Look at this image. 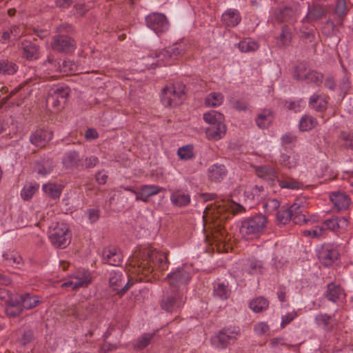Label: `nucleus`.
<instances>
[{"instance_id":"obj_30","label":"nucleus","mask_w":353,"mask_h":353,"mask_svg":"<svg viewBox=\"0 0 353 353\" xmlns=\"http://www.w3.org/2000/svg\"><path fill=\"white\" fill-rule=\"evenodd\" d=\"M292 41V33L288 26L285 25L281 28L280 34L276 37V43L279 47H286Z\"/></svg>"},{"instance_id":"obj_56","label":"nucleus","mask_w":353,"mask_h":353,"mask_svg":"<svg viewBox=\"0 0 353 353\" xmlns=\"http://www.w3.org/2000/svg\"><path fill=\"white\" fill-rule=\"evenodd\" d=\"M153 337L154 334H144L137 340L136 347L139 350H143L150 343Z\"/></svg>"},{"instance_id":"obj_16","label":"nucleus","mask_w":353,"mask_h":353,"mask_svg":"<svg viewBox=\"0 0 353 353\" xmlns=\"http://www.w3.org/2000/svg\"><path fill=\"white\" fill-rule=\"evenodd\" d=\"M52 137V132L39 128L30 134V141L36 147L43 148L46 146Z\"/></svg>"},{"instance_id":"obj_47","label":"nucleus","mask_w":353,"mask_h":353,"mask_svg":"<svg viewBox=\"0 0 353 353\" xmlns=\"http://www.w3.org/2000/svg\"><path fill=\"white\" fill-rule=\"evenodd\" d=\"M177 154L181 159H191L194 157L193 147L191 145H187L179 148Z\"/></svg>"},{"instance_id":"obj_20","label":"nucleus","mask_w":353,"mask_h":353,"mask_svg":"<svg viewBox=\"0 0 353 353\" xmlns=\"http://www.w3.org/2000/svg\"><path fill=\"white\" fill-rule=\"evenodd\" d=\"M330 199L338 211L346 210L350 203V199L344 192H332L330 194Z\"/></svg>"},{"instance_id":"obj_50","label":"nucleus","mask_w":353,"mask_h":353,"mask_svg":"<svg viewBox=\"0 0 353 353\" xmlns=\"http://www.w3.org/2000/svg\"><path fill=\"white\" fill-rule=\"evenodd\" d=\"M279 184L282 188H288L292 190H298L301 188V183L293 179H288L279 181Z\"/></svg>"},{"instance_id":"obj_58","label":"nucleus","mask_w":353,"mask_h":353,"mask_svg":"<svg viewBox=\"0 0 353 353\" xmlns=\"http://www.w3.org/2000/svg\"><path fill=\"white\" fill-rule=\"evenodd\" d=\"M90 281H78L77 282H73L71 281L64 282L61 284V287L63 288H69L71 287L73 290H77L81 287L87 286Z\"/></svg>"},{"instance_id":"obj_11","label":"nucleus","mask_w":353,"mask_h":353,"mask_svg":"<svg viewBox=\"0 0 353 353\" xmlns=\"http://www.w3.org/2000/svg\"><path fill=\"white\" fill-rule=\"evenodd\" d=\"M51 46L53 50L57 52L70 53L75 50L76 42L68 36L57 34L52 38Z\"/></svg>"},{"instance_id":"obj_59","label":"nucleus","mask_w":353,"mask_h":353,"mask_svg":"<svg viewBox=\"0 0 353 353\" xmlns=\"http://www.w3.org/2000/svg\"><path fill=\"white\" fill-rule=\"evenodd\" d=\"M341 137L343 140V145L347 149L353 150V132H343Z\"/></svg>"},{"instance_id":"obj_38","label":"nucleus","mask_w":353,"mask_h":353,"mask_svg":"<svg viewBox=\"0 0 353 353\" xmlns=\"http://www.w3.org/2000/svg\"><path fill=\"white\" fill-rule=\"evenodd\" d=\"M269 303L264 297L260 296L250 302V307L254 312H261L268 309Z\"/></svg>"},{"instance_id":"obj_45","label":"nucleus","mask_w":353,"mask_h":353,"mask_svg":"<svg viewBox=\"0 0 353 353\" xmlns=\"http://www.w3.org/2000/svg\"><path fill=\"white\" fill-rule=\"evenodd\" d=\"M39 189L38 185L29 184L23 187L21 192V196L23 200H29Z\"/></svg>"},{"instance_id":"obj_62","label":"nucleus","mask_w":353,"mask_h":353,"mask_svg":"<svg viewBox=\"0 0 353 353\" xmlns=\"http://www.w3.org/2000/svg\"><path fill=\"white\" fill-rule=\"evenodd\" d=\"M296 316L297 314L294 311L283 316L281 323V327H285L288 324L291 323L296 317Z\"/></svg>"},{"instance_id":"obj_63","label":"nucleus","mask_w":353,"mask_h":353,"mask_svg":"<svg viewBox=\"0 0 353 353\" xmlns=\"http://www.w3.org/2000/svg\"><path fill=\"white\" fill-rule=\"evenodd\" d=\"M99 163V159L97 157L91 156L89 157H86L84 160L83 163H81V165H84L85 168H91L94 167Z\"/></svg>"},{"instance_id":"obj_4","label":"nucleus","mask_w":353,"mask_h":353,"mask_svg":"<svg viewBox=\"0 0 353 353\" xmlns=\"http://www.w3.org/2000/svg\"><path fill=\"white\" fill-rule=\"evenodd\" d=\"M186 51V45L183 42L176 43L172 46H168L159 51H156L154 58L157 59L156 62L151 63V65L155 67H161L170 65L178 57L183 55Z\"/></svg>"},{"instance_id":"obj_43","label":"nucleus","mask_w":353,"mask_h":353,"mask_svg":"<svg viewBox=\"0 0 353 353\" xmlns=\"http://www.w3.org/2000/svg\"><path fill=\"white\" fill-rule=\"evenodd\" d=\"M259 48V44L251 39H244L239 43V48L243 52L256 51Z\"/></svg>"},{"instance_id":"obj_5","label":"nucleus","mask_w":353,"mask_h":353,"mask_svg":"<svg viewBox=\"0 0 353 353\" xmlns=\"http://www.w3.org/2000/svg\"><path fill=\"white\" fill-rule=\"evenodd\" d=\"M185 99V85L183 84H175L162 90L161 102L165 107L177 106L181 105Z\"/></svg>"},{"instance_id":"obj_52","label":"nucleus","mask_w":353,"mask_h":353,"mask_svg":"<svg viewBox=\"0 0 353 353\" xmlns=\"http://www.w3.org/2000/svg\"><path fill=\"white\" fill-rule=\"evenodd\" d=\"M337 32L336 26L331 20H327L322 28L323 34L328 37L336 35Z\"/></svg>"},{"instance_id":"obj_39","label":"nucleus","mask_w":353,"mask_h":353,"mask_svg":"<svg viewBox=\"0 0 353 353\" xmlns=\"http://www.w3.org/2000/svg\"><path fill=\"white\" fill-rule=\"evenodd\" d=\"M204 121L210 125H214L216 123L224 122L223 115L215 110L209 111L203 114Z\"/></svg>"},{"instance_id":"obj_60","label":"nucleus","mask_w":353,"mask_h":353,"mask_svg":"<svg viewBox=\"0 0 353 353\" xmlns=\"http://www.w3.org/2000/svg\"><path fill=\"white\" fill-rule=\"evenodd\" d=\"M335 12L340 17H343L346 14L347 6L345 0H337Z\"/></svg>"},{"instance_id":"obj_10","label":"nucleus","mask_w":353,"mask_h":353,"mask_svg":"<svg viewBox=\"0 0 353 353\" xmlns=\"http://www.w3.org/2000/svg\"><path fill=\"white\" fill-rule=\"evenodd\" d=\"M123 274L121 272L112 271L110 274L109 283L113 290L117 291V294L123 295L133 285V279L128 278V282L125 283Z\"/></svg>"},{"instance_id":"obj_29","label":"nucleus","mask_w":353,"mask_h":353,"mask_svg":"<svg viewBox=\"0 0 353 353\" xmlns=\"http://www.w3.org/2000/svg\"><path fill=\"white\" fill-rule=\"evenodd\" d=\"M315 321L319 326H321L327 332H331L336 324L334 318L326 314H319L316 316Z\"/></svg>"},{"instance_id":"obj_7","label":"nucleus","mask_w":353,"mask_h":353,"mask_svg":"<svg viewBox=\"0 0 353 353\" xmlns=\"http://www.w3.org/2000/svg\"><path fill=\"white\" fill-rule=\"evenodd\" d=\"M71 233L65 223H57L50 232L49 239L51 243L57 248L64 249L71 241Z\"/></svg>"},{"instance_id":"obj_53","label":"nucleus","mask_w":353,"mask_h":353,"mask_svg":"<svg viewBox=\"0 0 353 353\" xmlns=\"http://www.w3.org/2000/svg\"><path fill=\"white\" fill-rule=\"evenodd\" d=\"M279 161L283 166L288 168H294L297 165V159L294 156L283 154L281 155Z\"/></svg>"},{"instance_id":"obj_12","label":"nucleus","mask_w":353,"mask_h":353,"mask_svg":"<svg viewBox=\"0 0 353 353\" xmlns=\"http://www.w3.org/2000/svg\"><path fill=\"white\" fill-rule=\"evenodd\" d=\"M339 252L337 248L331 244H324L318 250V259L325 267H329L338 259Z\"/></svg>"},{"instance_id":"obj_36","label":"nucleus","mask_w":353,"mask_h":353,"mask_svg":"<svg viewBox=\"0 0 353 353\" xmlns=\"http://www.w3.org/2000/svg\"><path fill=\"white\" fill-rule=\"evenodd\" d=\"M255 171L259 177L266 180H272L276 176V172L270 165L258 167Z\"/></svg>"},{"instance_id":"obj_22","label":"nucleus","mask_w":353,"mask_h":353,"mask_svg":"<svg viewBox=\"0 0 353 353\" xmlns=\"http://www.w3.org/2000/svg\"><path fill=\"white\" fill-rule=\"evenodd\" d=\"M323 225L326 229L337 231L339 229H345L348 225V219L345 217H333L325 220Z\"/></svg>"},{"instance_id":"obj_13","label":"nucleus","mask_w":353,"mask_h":353,"mask_svg":"<svg viewBox=\"0 0 353 353\" xmlns=\"http://www.w3.org/2000/svg\"><path fill=\"white\" fill-rule=\"evenodd\" d=\"M238 334L239 330L236 328H225L212 338V343L219 348H225L230 341L234 340Z\"/></svg>"},{"instance_id":"obj_32","label":"nucleus","mask_w":353,"mask_h":353,"mask_svg":"<svg viewBox=\"0 0 353 353\" xmlns=\"http://www.w3.org/2000/svg\"><path fill=\"white\" fill-rule=\"evenodd\" d=\"M230 294L228 284L225 283H214V296L221 299H227Z\"/></svg>"},{"instance_id":"obj_42","label":"nucleus","mask_w":353,"mask_h":353,"mask_svg":"<svg viewBox=\"0 0 353 353\" xmlns=\"http://www.w3.org/2000/svg\"><path fill=\"white\" fill-rule=\"evenodd\" d=\"M272 121V116L269 111L259 114L256 119V125L261 129L267 128Z\"/></svg>"},{"instance_id":"obj_14","label":"nucleus","mask_w":353,"mask_h":353,"mask_svg":"<svg viewBox=\"0 0 353 353\" xmlns=\"http://www.w3.org/2000/svg\"><path fill=\"white\" fill-rule=\"evenodd\" d=\"M190 279V273L184 268H177L166 277L169 285L172 288H179L183 285H185Z\"/></svg>"},{"instance_id":"obj_51","label":"nucleus","mask_w":353,"mask_h":353,"mask_svg":"<svg viewBox=\"0 0 353 353\" xmlns=\"http://www.w3.org/2000/svg\"><path fill=\"white\" fill-rule=\"evenodd\" d=\"M49 92L52 94H56L57 99L60 101L65 102V99L69 95V89L67 87H58L51 89Z\"/></svg>"},{"instance_id":"obj_57","label":"nucleus","mask_w":353,"mask_h":353,"mask_svg":"<svg viewBox=\"0 0 353 353\" xmlns=\"http://www.w3.org/2000/svg\"><path fill=\"white\" fill-rule=\"evenodd\" d=\"M18 297L17 295H13L7 289L4 288H0V300L3 301L5 304L8 303H13V300L15 297Z\"/></svg>"},{"instance_id":"obj_41","label":"nucleus","mask_w":353,"mask_h":353,"mask_svg":"<svg viewBox=\"0 0 353 353\" xmlns=\"http://www.w3.org/2000/svg\"><path fill=\"white\" fill-rule=\"evenodd\" d=\"M317 125V121L314 117L305 115L299 122V129L301 131H308L314 128Z\"/></svg>"},{"instance_id":"obj_1","label":"nucleus","mask_w":353,"mask_h":353,"mask_svg":"<svg viewBox=\"0 0 353 353\" xmlns=\"http://www.w3.org/2000/svg\"><path fill=\"white\" fill-rule=\"evenodd\" d=\"M243 206L235 202L228 203L225 206H219L214 209L210 217L203 216L205 219L204 230H211L212 241L214 243H224L227 234L223 227V223L230 215H235L245 212Z\"/></svg>"},{"instance_id":"obj_8","label":"nucleus","mask_w":353,"mask_h":353,"mask_svg":"<svg viewBox=\"0 0 353 353\" xmlns=\"http://www.w3.org/2000/svg\"><path fill=\"white\" fill-rule=\"evenodd\" d=\"M185 300L179 290H168L161 301V307L168 312H173L183 307Z\"/></svg>"},{"instance_id":"obj_33","label":"nucleus","mask_w":353,"mask_h":353,"mask_svg":"<svg viewBox=\"0 0 353 353\" xmlns=\"http://www.w3.org/2000/svg\"><path fill=\"white\" fill-rule=\"evenodd\" d=\"M327 101L325 98L314 94L310 99V105L319 112L324 111L327 108Z\"/></svg>"},{"instance_id":"obj_35","label":"nucleus","mask_w":353,"mask_h":353,"mask_svg":"<svg viewBox=\"0 0 353 353\" xmlns=\"http://www.w3.org/2000/svg\"><path fill=\"white\" fill-rule=\"evenodd\" d=\"M13 303H8L6 304V307L5 312L7 316L10 317H15L19 316L22 312V307H21V304L18 297H15V299L12 301Z\"/></svg>"},{"instance_id":"obj_49","label":"nucleus","mask_w":353,"mask_h":353,"mask_svg":"<svg viewBox=\"0 0 353 353\" xmlns=\"http://www.w3.org/2000/svg\"><path fill=\"white\" fill-rule=\"evenodd\" d=\"M222 102L223 95L221 93H211L205 99V104L208 106H218L221 105Z\"/></svg>"},{"instance_id":"obj_34","label":"nucleus","mask_w":353,"mask_h":353,"mask_svg":"<svg viewBox=\"0 0 353 353\" xmlns=\"http://www.w3.org/2000/svg\"><path fill=\"white\" fill-rule=\"evenodd\" d=\"M325 13V9L319 5H314L309 8L306 15L307 21H314L320 19Z\"/></svg>"},{"instance_id":"obj_6","label":"nucleus","mask_w":353,"mask_h":353,"mask_svg":"<svg viewBox=\"0 0 353 353\" xmlns=\"http://www.w3.org/2000/svg\"><path fill=\"white\" fill-rule=\"evenodd\" d=\"M323 74L308 68L305 63H300L294 68L293 78L297 81H307L320 86L323 83Z\"/></svg>"},{"instance_id":"obj_18","label":"nucleus","mask_w":353,"mask_h":353,"mask_svg":"<svg viewBox=\"0 0 353 353\" xmlns=\"http://www.w3.org/2000/svg\"><path fill=\"white\" fill-rule=\"evenodd\" d=\"M103 259L109 265L119 266L121 264L123 255L120 250L116 247H108L103 249Z\"/></svg>"},{"instance_id":"obj_27","label":"nucleus","mask_w":353,"mask_h":353,"mask_svg":"<svg viewBox=\"0 0 353 353\" xmlns=\"http://www.w3.org/2000/svg\"><path fill=\"white\" fill-rule=\"evenodd\" d=\"M87 307L83 304L74 305L68 307L65 313L67 316H73L76 319L85 320L87 318Z\"/></svg>"},{"instance_id":"obj_31","label":"nucleus","mask_w":353,"mask_h":353,"mask_svg":"<svg viewBox=\"0 0 353 353\" xmlns=\"http://www.w3.org/2000/svg\"><path fill=\"white\" fill-rule=\"evenodd\" d=\"M18 299L19 300L21 307L27 310L34 308L39 303L37 296H30L28 293L21 295Z\"/></svg>"},{"instance_id":"obj_61","label":"nucleus","mask_w":353,"mask_h":353,"mask_svg":"<svg viewBox=\"0 0 353 353\" xmlns=\"http://www.w3.org/2000/svg\"><path fill=\"white\" fill-rule=\"evenodd\" d=\"M303 209V206L301 205V202H299L298 201H296L290 207V210L292 214V216H295L296 215H303L302 214Z\"/></svg>"},{"instance_id":"obj_24","label":"nucleus","mask_w":353,"mask_h":353,"mask_svg":"<svg viewBox=\"0 0 353 353\" xmlns=\"http://www.w3.org/2000/svg\"><path fill=\"white\" fill-rule=\"evenodd\" d=\"M62 163L66 169H74L81 164V160L78 152L70 151L62 159Z\"/></svg>"},{"instance_id":"obj_3","label":"nucleus","mask_w":353,"mask_h":353,"mask_svg":"<svg viewBox=\"0 0 353 353\" xmlns=\"http://www.w3.org/2000/svg\"><path fill=\"white\" fill-rule=\"evenodd\" d=\"M266 224V216L262 214H258L243 221L239 232L241 236L246 239H256L263 233Z\"/></svg>"},{"instance_id":"obj_37","label":"nucleus","mask_w":353,"mask_h":353,"mask_svg":"<svg viewBox=\"0 0 353 353\" xmlns=\"http://www.w3.org/2000/svg\"><path fill=\"white\" fill-rule=\"evenodd\" d=\"M343 295V290L339 285H336L334 283H330L327 285V297L332 301L336 302L341 296Z\"/></svg>"},{"instance_id":"obj_48","label":"nucleus","mask_w":353,"mask_h":353,"mask_svg":"<svg viewBox=\"0 0 353 353\" xmlns=\"http://www.w3.org/2000/svg\"><path fill=\"white\" fill-rule=\"evenodd\" d=\"M249 273L251 274H261L263 269V264L262 261L250 259L248 261Z\"/></svg>"},{"instance_id":"obj_2","label":"nucleus","mask_w":353,"mask_h":353,"mask_svg":"<svg viewBox=\"0 0 353 353\" xmlns=\"http://www.w3.org/2000/svg\"><path fill=\"white\" fill-rule=\"evenodd\" d=\"M134 272L149 275L154 270L163 271L168 267L167 254L151 248L137 250L129 261Z\"/></svg>"},{"instance_id":"obj_21","label":"nucleus","mask_w":353,"mask_h":353,"mask_svg":"<svg viewBox=\"0 0 353 353\" xmlns=\"http://www.w3.org/2000/svg\"><path fill=\"white\" fill-rule=\"evenodd\" d=\"M221 21L227 27H235L241 22V17L238 10L228 9L222 14Z\"/></svg>"},{"instance_id":"obj_46","label":"nucleus","mask_w":353,"mask_h":353,"mask_svg":"<svg viewBox=\"0 0 353 353\" xmlns=\"http://www.w3.org/2000/svg\"><path fill=\"white\" fill-rule=\"evenodd\" d=\"M63 103H65L60 101L59 99H57L56 94L48 93L46 99V105L48 107L53 108L54 110L58 111L61 108Z\"/></svg>"},{"instance_id":"obj_28","label":"nucleus","mask_w":353,"mask_h":353,"mask_svg":"<svg viewBox=\"0 0 353 353\" xmlns=\"http://www.w3.org/2000/svg\"><path fill=\"white\" fill-rule=\"evenodd\" d=\"M244 195L248 200L259 201L265 197V192L263 185H256L245 190Z\"/></svg>"},{"instance_id":"obj_19","label":"nucleus","mask_w":353,"mask_h":353,"mask_svg":"<svg viewBox=\"0 0 353 353\" xmlns=\"http://www.w3.org/2000/svg\"><path fill=\"white\" fill-rule=\"evenodd\" d=\"M162 190H163V188L155 185H141L139 189L137 196H136V201H142L146 203L150 196L158 194Z\"/></svg>"},{"instance_id":"obj_40","label":"nucleus","mask_w":353,"mask_h":353,"mask_svg":"<svg viewBox=\"0 0 353 353\" xmlns=\"http://www.w3.org/2000/svg\"><path fill=\"white\" fill-rule=\"evenodd\" d=\"M18 67L17 65L8 60H1L0 61V74L12 75L17 71Z\"/></svg>"},{"instance_id":"obj_64","label":"nucleus","mask_w":353,"mask_h":353,"mask_svg":"<svg viewBox=\"0 0 353 353\" xmlns=\"http://www.w3.org/2000/svg\"><path fill=\"white\" fill-rule=\"evenodd\" d=\"M33 338V333L31 330L25 331L20 339V343L25 346L28 344Z\"/></svg>"},{"instance_id":"obj_54","label":"nucleus","mask_w":353,"mask_h":353,"mask_svg":"<svg viewBox=\"0 0 353 353\" xmlns=\"http://www.w3.org/2000/svg\"><path fill=\"white\" fill-rule=\"evenodd\" d=\"M43 65L48 67L51 71L61 72V65L59 61H57L52 57L48 56V59L43 62Z\"/></svg>"},{"instance_id":"obj_17","label":"nucleus","mask_w":353,"mask_h":353,"mask_svg":"<svg viewBox=\"0 0 353 353\" xmlns=\"http://www.w3.org/2000/svg\"><path fill=\"white\" fill-rule=\"evenodd\" d=\"M22 57L28 61L39 59L40 54V47L35 43L24 40L21 43Z\"/></svg>"},{"instance_id":"obj_25","label":"nucleus","mask_w":353,"mask_h":353,"mask_svg":"<svg viewBox=\"0 0 353 353\" xmlns=\"http://www.w3.org/2000/svg\"><path fill=\"white\" fill-rule=\"evenodd\" d=\"M226 132V127L223 122H220L214 125H209L206 129V134L209 139H220Z\"/></svg>"},{"instance_id":"obj_55","label":"nucleus","mask_w":353,"mask_h":353,"mask_svg":"<svg viewBox=\"0 0 353 353\" xmlns=\"http://www.w3.org/2000/svg\"><path fill=\"white\" fill-rule=\"evenodd\" d=\"M276 217L280 223L283 225L288 223V221L292 219V214L290 212V208L279 210L276 214Z\"/></svg>"},{"instance_id":"obj_23","label":"nucleus","mask_w":353,"mask_h":353,"mask_svg":"<svg viewBox=\"0 0 353 353\" xmlns=\"http://www.w3.org/2000/svg\"><path fill=\"white\" fill-rule=\"evenodd\" d=\"M170 200L175 206L185 207L190 203V196L181 190H176L171 194Z\"/></svg>"},{"instance_id":"obj_44","label":"nucleus","mask_w":353,"mask_h":353,"mask_svg":"<svg viewBox=\"0 0 353 353\" xmlns=\"http://www.w3.org/2000/svg\"><path fill=\"white\" fill-rule=\"evenodd\" d=\"M44 192L52 199L59 198L61 194V190L57 185L54 183H48L43 185Z\"/></svg>"},{"instance_id":"obj_9","label":"nucleus","mask_w":353,"mask_h":353,"mask_svg":"<svg viewBox=\"0 0 353 353\" xmlns=\"http://www.w3.org/2000/svg\"><path fill=\"white\" fill-rule=\"evenodd\" d=\"M146 25L157 34L166 32L169 28V23L166 17L161 13L153 12L145 17Z\"/></svg>"},{"instance_id":"obj_26","label":"nucleus","mask_w":353,"mask_h":353,"mask_svg":"<svg viewBox=\"0 0 353 353\" xmlns=\"http://www.w3.org/2000/svg\"><path fill=\"white\" fill-rule=\"evenodd\" d=\"M227 171L223 165L213 164L208 168V176L212 181H220L225 176Z\"/></svg>"},{"instance_id":"obj_15","label":"nucleus","mask_w":353,"mask_h":353,"mask_svg":"<svg viewBox=\"0 0 353 353\" xmlns=\"http://www.w3.org/2000/svg\"><path fill=\"white\" fill-rule=\"evenodd\" d=\"M298 12V6H285L283 8L276 9L274 12V17L279 23L290 22L296 19Z\"/></svg>"}]
</instances>
